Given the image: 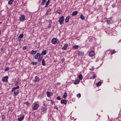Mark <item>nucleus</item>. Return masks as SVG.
I'll list each match as a JSON object with an SVG mask.
<instances>
[{"mask_svg": "<svg viewBox=\"0 0 121 121\" xmlns=\"http://www.w3.org/2000/svg\"><path fill=\"white\" fill-rule=\"evenodd\" d=\"M64 21V17L63 16L61 17L59 20V22H60V24L61 25L63 23Z\"/></svg>", "mask_w": 121, "mask_h": 121, "instance_id": "nucleus-1", "label": "nucleus"}, {"mask_svg": "<svg viewBox=\"0 0 121 121\" xmlns=\"http://www.w3.org/2000/svg\"><path fill=\"white\" fill-rule=\"evenodd\" d=\"M20 20L22 22H23L25 19V16L24 15H22L21 16L19 17Z\"/></svg>", "mask_w": 121, "mask_h": 121, "instance_id": "nucleus-2", "label": "nucleus"}, {"mask_svg": "<svg viewBox=\"0 0 121 121\" xmlns=\"http://www.w3.org/2000/svg\"><path fill=\"white\" fill-rule=\"evenodd\" d=\"M13 96H14V98H16V96L18 95L19 94V91L18 90H17L15 91L13 93Z\"/></svg>", "mask_w": 121, "mask_h": 121, "instance_id": "nucleus-3", "label": "nucleus"}, {"mask_svg": "<svg viewBox=\"0 0 121 121\" xmlns=\"http://www.w3.org/2000/svg\"><path fill=\"white\" fill-rule=\"evenodd\" d=\"M89 55L90 56H93L95 55V51L93 50L91 51L89 53Z\"/></svg>", "mask_w": 121, "mask_h": 121, "instance_id": "nucleus-4", "label": "nucleus"}, {"mask_svg": "<svg viewBox=\"0 0 121 121\" xmlns=\"http://www.w3.org/2000/svg\"><path fill=\"white\" fill-rule=\"evenodd\" d=\"M8 77L7 76H4L3 77L2 80L4 82H7V81Z\"/></svg>", "mask_w": 121, "mask_h": 121, "instance_id": "nucleus-5", "label": "nucleus"}, {"mask_svg": "<svg viewBox=\"0 0 121 121\" xmlns=\"http://www.w3.org/2000/svg\"><path fill=\"white\" fill-rule=\"evenodd\" d=\"M57 42V39L56 38H53L51 40V43L53 44H56Z\"/></svg>", "mask_w": 121, "mask_h": 121, "instance_id": "nucleus-6", "label": "nucleus"}, {"mask_svg": "<svg viewBox=\"0 0 121 121\" xmlns=\"http://www.w3.org/2000/svg\"><path fill=\"white\" fill-rule=\"evenodd\" d=\"M39 105L37 104H35L34 106L33 109L34 110H36L38 108Z\"/></svg>", "mask_w": 121, "mask_h": 121, "instance_id": "nucleus-7", "label": "nucleus"}, {"mask_svg": "<svg viewBox=\"0 0 121 121\" xmlns=\"http://www.w3.org/2000/svg\"><path fill=\"white\" fill-rule=\"evenodd\" d=\"M20 117H18V120L19 121H22L24 118V116L23 115L22 116Z\"/></svg>", "mask_w": 121, "mask_h": 121, "instance_id": "nucleus-8", "label": "nucleus"}, {"mask_svg": "<svg viewBox=\"0 0 121 121\" xmlns=\"http://www.w3.org/2000/svg\"><path fill=\"white\" fill-rule=\"evenodd\" d=\"M39 79L37 76H36L35 78V79L34 80V82H36L37 81H39Z\"/></svg>", "mask_w": 121, "mask_h": 121, "instance_id": "nucleus-9", "label": "nucleus"}, {"mask_svg": "<svg viewBox=\"0 0 121 121\" xmlns=\"http://www.w3.org/2000/svg\"><path fill=\"white\" fill-rule=\"evenodd\" d=\"M61 103V104H63L65 105H66L67 104V101L63 99L62 100L60 101Z\"/></svg>", "mask_w": 121, "mask_h": 121, "instance_id": "nucleus-10", "label": "nucleus"}, {"mask_svg": "<svg viewBox=\"0 0 121 121\" xmlns=\"http://www.w3.org/2000/svg\"><path fill=\"white\" fill-rule=\"evenodd\" d=\"M19 88V87L18 86H17L16 87L13 88L12 90V91L13 92L16 89H18Z\"/></svg>", "mask_w": 121, "mask_h": 121, "instance_id": "nucleus-11", "label": "nucleus"}, {"mask_svg": "<svg viewBox=\"0 0 121 121\" xmlns=\"http://www.w3.org/2000/svg\"><path fill=\"white\" fill-rule=\"evenodd\" d=\"M40 55V53H38L36 54L35 56L34 57V58L35 59H37L38 58L39 56V55Z\"/></svg>", "mask_w": 121, "mask_h": 121, "instance_id": "nucleus-12", "label": "nucleus"}, {"mask_svg": "<svg viewBox=\"0 0 121 121\" xmlns=\"http://www.w3.org/2000/svg\"><path fill=\"white\" fill-rule=\"evenodd\" d=\"M71 17L70 16H68L65 19V21L66 22H69V19Z\"/></svg>", "mask_w": 121, "mask_h": 121, "instance_id": "nucleus-13", "label": "nucleus"}, {"mask_svg": "<svg viewBox=\"0 0 121 121\" xmlns=\"http://www.w3.org/2000/svg\"><path fill=\"white\" fill-rule=\"evenodd\" d=\"M47 108L45 107H43L41 109L42 112H46L47 111Z\"/></svg>", "mask_w": 121, "mask_h": 121, "instance_id": "nucleus-14", "label": "nucleus"}, {"mask_svg": "<svg viewBox=\"0 0 121 121\" xmlns=\"http://www.w3.org/2000/svg\"><path fill=\"white\" fill-rule=\"evenodd\" d=\"M68 47V45L67 44L64 45V46L62 47V49L63 50H66L67 49Z\"/></svg>", "mask_w": 121, "mask_h": 121, "instance_id": "nucleus-15", "label": "nucleus"}, {"mask_svg": "<svg viewBox=\"0 0 121 121\" xmlns=\"http://www.w3.org/2000/svg\"><path fill=\"white\" fill-rule=\"evenodd\" d=\"M79 80L78 79H77L74 82V84H77L79 83Z\"/></svg>", "mask_w": 121, "mask_h": 121, "instance_id": "nucleus-16", "label": "nucleus"}, {"mask_svg": "<svg viewBox=\"0 0 121 121\" xmlns=\"http://www.w3.org/2000/svg\"><path fill=\"white\" fill-rule=\"evenodd\" d=\"M78 13V11H76L72 13V15L73 16H75Z\"/></svg>", "mask_w": 121, "mask_h": 121, "instance_id": "nucleus-17", "label": "nucleus"}, {"mask_svg": "<svg viewBox=\"0 0 121 121\" xmlns=\"http://www.w3.org/2000/svg\"><path fill=\"white\" fill-rule=\"evenodd\" d=\"M37 52V50H35L34 51L33 50H32L30 52V54H34L36 53Z\"/></svg>", "mask_w": 121, "mask_h": 121, "instance_id": "nucleus-18", "label": "nucleus"}, {"mask_svg": "<svg viewBox=\"0 0 121 121\" xmlns=\"http://www.w3.org/2000/svg\"><path fill=\"white\" fill-rule=\"evenodd\" d=\"M43 55H45L46 54V50H43L41 53Z\"/></svg>", "mask_w": 121, "mask_h": 121, "instance_id": "nucleus-19", "label": "nucleus"}, {"mask_svg": "<svg viewBox=\"0 0 121 121\" xmlns=\"http://www.w3.org/2000/svg\"><path fill=\"white\" fill-rule=\"evenodd\" d=\"M42 64L43 66L45 65V61L44 59H43L42 60Z\"/></svg>", "mask_w": 121, "mask_h": 121, "instance_id": "nucleus-20", "label": "nucleus"}, {"mask_svg": "<svg viewBox=\"0 0 121 121\" xmlns=\"http://www.w3.org/2000/svg\"><path fill=\"white\" fill-rule=\"evenodd\" d=\"M14 0H9L8 2V4H11L12 3Z\"/></svg>", "mask_w": 121, "mask_h": 121, "instance_id": "nucleus-21", "label": "nucleus"}, {"mask_svg": "<svg viewBox=\"0 0 121 121\" xmlns=\"http://www.w3.org/2000/svg\"><path fill=\"white\" fill-rule=\"evenodd\" d=\"M78 78L80 80H82L83 78L82 75L81 74H80L78 76Z\"/></svg>", "mask_w": 121, "mask_h": 121, "instance_id": "nucleus-22", "label": "nucleus"}, {"mask_svg": "<svg viewBox=\"0 0 121 121\" xmlns=\"http://www.w3.org/2000/svg\"><path fill=\"white\" fill-rule=\"evenodd\" d=\"M101 82L99 81L96 84V85L97 86H99L101 85Z\"/></svg>", "mask_w": 121, "mask_h": 121, "instance_id": "nucleus-23", "label": "nucleus"}, {"mask_svg": "<svg viewBox=\"0 0 121 121\" xmlns=\"http://www.w3.org/2000/svg\"><path fill=\"white\" fill-rule=\"evenodd\" d=\"M67 95L66 92L64 93V95L63 96V97L64 99H65L67 96Z\"/></svg>", "mask_w": 121, "mask_h": 121, "instance_id": "nucleus-24", "label": "nucleus"}, {"mask_svg": "<svg viewBox=\"0 0 121 121\" xmlns=\"http://www.w3.org/2000/svg\"><path fill=\"white\" fill-rule=\"evenodd\" d=\"M46 94L48 97H50V92H46Z\"/></svg>", "mask_w": 121, "mask_h": 121, "instance_id": "nucleus-25", "label": "nucleus"}, {"mask_svg": "<svg viewBox=\"0 0 121 121\" xmlns=\"http://www.w3.org/2000/svg\"><path fill=\"white\" fill-rule=\"evenodd\" d=\"M56 12L57 13H58L59 14H60L61 13L62 10L60 9H58L57 10Z\"/></svg>", "mask_w": 121, "mask_h": 121, "instance_id": "nucleus-26", "label": "nucleus"}, {"mask_svg": "<svg viewBox=\"0 0 121 121\" xmlns=\"http://www.w3.org/2000/svg\"><path fill=\"white\" fill-rule=\"evenodd\" d=\"M5 118V116L3 114L2 116V120H4Z\"/></svg>", "mask_w": 121, "mask_h": 121, "instance_id": "nucleus-27", "label": "nucleus"}, {"mask_svg": "<svg viewBox=\"0 0 121 121\" xmlns=\"http://www.w3.org/2000/svg\"><path fill=\"white\" fill-rule=\"evenodd\" d=\"M49 0H48L46 4L45 5V7H46L49 4Z\"/></svg>", "mask_w": 121, "mask_h": 121, "instance_id": "nucleus-28", "label": "nucleus"}, {"mask_svg": "<svg viewBox=\"0 0 121 121\" xmlns=\"http://www.w3.org/2000/svg\"><path fill=\"white\" fill-rule=\"evenodd\" d=\"M23 34H22L19 35L18 37L22 39L23 38Z\"/></svg>", "mask_w": 121, "mask_h": 121, "instance_id": "nucleus-29", "label": "nucleus"}, {"mask_svg": "<svg viewBox=\"0 0 121 121\" xmlns=\"http://www.w3.org/2000/svg\"><path fill=\"white\" fill-rule=\"evenodd\" d=\"M80 18L82 20H84L85 19L84 17L82 15H81Z\"/></svg>", "mask_w": 121, "mask_h": 121, "instance_id": "nucleus-30", "label": "nucleus"}, {"mask_svg": "<svg viewBox=\"0 0 121 121\" xmlns=\"http://www.w3.org/2000/svg\"><path fill=\"white\" fill-rule=\"evenodd\" d=\"M96 76L95 74H94V75L93 76V77H91L90 78L91 79H94L95 78Z\"/></svg>", "mask_w": 121, "mask_h": 121, "instance_id": "nucleus-31", "label": "nucleus"}, {"mask_svg": "<svg viewBox=\"0 0 121 121\" xmlns=\"http://www.w3.org/2000/svg\"><path fill=\"white\" fill-rule=\"evenodd\" d=\"M78 48V46L76 45H75L73 46V48L74 49L77 48Z\"/></svg>", "mask_w": 121, "mask_h": 121, "instance_id": "nucleus-32", "label": "nucleus"}, {"mask_svg": "<svg viewBox=\"0 0 121 121\" xmlns=\"http://www.w3.org/2000/svg\"><path fill=\"white\" fill-rule=\"evenodd\" d=\"M37 63V62H32L31 63V64L33 65H35Z\"/></svg>", "mask_w": 121, "mask_h": 121, "instance_id": "nucleus-33", "label": "nucleus"}, {"mask_svg": "<svg viewBox=\"0 0 121 121\" xmlns=\"http://www.w3.org/2000/svg\"><path fill=\"white\" fill-rule=\"evenodd\" d=\"M43 58L42 57H41L40 58H39L38 59V61L39 62H40L42 59Z\"/></svg>", "mask_w": 121, "mask_h": 121, "instance_id": "nucleus-34", "label": "nucleus"}, {"mask_svg": "<svg viewBox=\"0 0 121 121\" xmlns=\"http://www.w3.org/2000/svg\"><path fill=\"white\" fill-rule=\"evenodd\" d=\"M39 58H40L41 57L43 58V55H42L41 53H40V55H39Z\"/></svg>", "mask_w": 121, "mask_h": 121, "instance_id": "nucleus-35", "label": "nucleus"}, {"mask_svg": "<svg viewBox=\"0 0 121 121\" xmlns=\"http://www.w3.org/2000/svg\"><path fill=\"white\" fill-rule=\"evenodd\" d=\"M9 69V67H7L5 68V71H8Z\"/></svg>", "mask_w": 121, "mask_h": 121, "instance_id": "nucleus-36", "label": "nucleus"}, {"mask_svg": "<svg viewBox=\"0 0 121 121\" xmlns=\"http://www.w3.org/2000/svg\"><path fill=\"white\" fill-rule=\"evenodd\" d=\"M107 22L109 24H111V22H110V20H107Z\"/></svg>", "mask_w": 121, "mask_h": 121, "instance_id": "nucleus-37", "label": "nucleus"}, {"mask_svg": "<svg viewBox=\"0 0 121 121\" xmlns=\"http://www.w3.org/2000/svg\"><path fill=\"white\" fill-rule=\"evenodd\" d=\"M77 96L79 98L81 97V94L79 93L77 95Z\"/></svg>", "mask_w": 121, "mask_h": 121, "instance_id": "nucleus-38", "label": "nucleus"}, {"mask_svg": "<svg viewBox=\"0 0 121 121\" xmlns=\"http://www.w3.org/2000/svg\"><path fill=\"white\" fill-rule=\"evenodd\" d=\"M48 14H50V13H49V12H48L47 11L46 13V15L47 16L48 15Z\"/></svg>", "mask_w": 121, "mask_h": 121, "instance_id": "nucleus-39", "label": "nucleus"}, {"mask_svg": "<svg viewBox=\"0 0 121 121\" xmlns=\"http://www.w3.org/2000/svg\"><path fill=\"white\" fill-rule=\"evenodd\" d=\"M51 9L50 8H48V9L47 11L48 12H50L51 11Z\"/></svg>", "mask_w": 121, "mask_h": 121, "instance_id": "nucleus-40", "label": "nucleus"}, {"mask_svg": "<svg viewBox=\"0 0 121 121\" xmlns=\"http://www.w3.org/2000/svg\"><path fill=\"white\" fill-rule=\"evenodd\" d=\"M45 1H43V2L41 3V4L42 5H43L44 4V3H45Z\"/></svg>", "mask_w": 121, "mask_h": 121, "instance_id": "nucleus-41", "label": "nucleus"}, {"mask_svg": "<svg viewBox=\"0 0 121 121\" xmlns=\"http://www.w3.org/2000/svg\"><path fill=\"white\" fill-rule=\"evenodd\" d=\"M26 46H23V49L24 50H26Z\"/></svg>", "mask_w": 121, "mask_h": 121, "instance_id": "nucleus-42", "label": "nucleus"}, {"mask_svg": "<svg viewBox=\"0 0 121 121\" xmlns=\"http://www.w3.org/2000/svg\"><path fill=\"white\" fill-rule=\"evenodd\" d=\"M56 99L58 100H60L61 99V98L60 96H58L56 98Z\"/></svg>", "mask_w": 121, "mask_h": 121, "instance_id": "nucleus-43", "label": "nucleus"}, {"mask_svg": "<svg viewBox=\"0 0 121 121\" xmlns=\"http://www.w3.org/2000/svg\"><path fill=\"white\" fill-rule=\"evenodd\" d=\"M21 40V38H20L19 37H18V38L17 39V41L19 42H20Z\"/></svg>", "mask_w": 121, "mask_h": 121, "instance_id": "nucleus-44", "label": "nucleus"}, {"mask_svg": "<svg viewBox=\"0 0 121 121\" xmlns=\"http://www.w3.org/2000/svg\"><path fill=\"white\" fill-rule=\"evenodd\" d=\"M25 104H26V105H28L29 104V103L28 102H25Z\"/></svg>", "mask_w": 121, "mask_h": 121, "instance_id": "nucleus-45", "label": "nucleus"}, {"mask_svg": "<svg viewBox=\"0 0 121 121\" xmlns=\"http://www.w3.org/2000/svg\"><path fill=\"white\" fill-rule=\"evenodd\" d=\"M115 52H116L115 51H113V52H111V55H112Z\"/></svg>", "mask_w": 121, "mask_h": 121, "instance_id": "nucleus-46", "label": "nucleus"}, {"mask_svg": "<svg viewBox=\"0 0 121 121\" xmlns=\"http://www.w3.org/2000/svg\"><path fill=\"white\" fill-rule=\"evenodd\" d=\"M51 24H49V25H48V28H49V27H51Z\"/></svg>", "mask_w": 121, "mask_h": 121, "instance_id": "nucleus-47", "label": "nucleus"}, {"mask_svg": "<svg viewBox=\"0 0 121 121\" xmlns=\"http://www.w3.org/2000/svg\"><path fill=\"white\" fill-rule=\"evenodd\" d=\"M48 22L49 24H51V23H52V22H51V20H50Z\"/></svg>", "mask_w": 121, "mask_h": 121, "instance_id": "nucleus-48", "label": "nucleus"}, {"mask_svg": "<svg viewBox=\"0 0 121 121\" xmlns=\"http://www.w3.org/2000/svg\"><path fill=\"white\" fill-rule=\"evenodd\" d=\"M115 6V4H113L112 5V6L113 7H114Z\"/></svg>", "mask_w": 121, "mask_h": 121, "instance_id": "nucleus-49", "label": "nucleus"}, {"mask_svg": "<svg viewBox=\"0 0 121 121\" xmlns=\"http://www.w3.org/2000/svg\"><path fill=\"white\" fill-rule=\"evenodd\" d=\"M43 105L46 107L47 106V105L46 104H44Z\"/></svg>", "mask_w": 121, "mask_h": 121, "instance_id": "nucleus-50", "label": "nucleus"}, {"mask_svg": "<svg viewBox=\"0 0 121 121\" xmlns=\"http://www.w3.org/2000/svg\"><path fill=\"white\" fill-rule=\"evenodd\" d=\"M62 62H63L65 60V59H64V58H63V59H62Z\"/></svg>", "mask_w": 121, "mask_h": 121, "instance_id": "nucleus-51", "label": "nucleus"}, {"mask_svg": "<svg viewBox=\"0 0 121 121\" xmlns=\"http://www.w3.org/2000/svg\"><path fill=\"white\" fill-rule=\"evenodd\" d=\"M43 1H45L46 0H41Z\"/></svg>", "mask_w": 121, "mask_h": 121, "instance_id": "nucleus-52", "label": "nucleus"}, {"mask_svg": "<svg viewBox=\"0 0 121 121\" xmlns=\"http://www.w3.org/2000/svg\"><path fill=\"white\" fill-rule=\"evenodd\" d=\"M1 23H2V22H0V24H1Z\"/></svg>", "mask_w": 121, "mask_h": 121, "instance_id": "nucleus-53", "label": "nucleus"}, {"mask_svg": "<svg viewBox=\"0 0 121 121\" xmlns=\"http://www.w3.org/2000/svg\"><path fill=\"white\" fill-rule=\"evenodd\" d=\"M56 107V106H55V107Z\"/></svg>", "mask_w": 121, "mask_h": 121, "instance_id": "nucleus-54", "label": "nucleus"}, {"mask_svg": "<svg viewBox=\"0 0 121 121\" xmlns=\"http://www.w3.org/2000/svg\"><path fill=\"white\" fill-rule=\"evenodd\" d=\"M56 109H58V108H56Z\"/></svg>", "mask_w": 121, "mask_h": 121, "instance_id": "nucleus-55", "label": "nucleus"}, {"mask_svg": "<svg viewBox=\"0 0 121 121\" xmlns=\"http://www.w3.org/2000/svg\"><path fill=\"white\" fill-rule=\"evenodd\" d=\"M96 121H97V120H96Z\"/></svg>", "mask_w": 121, "mask_h": 121, "instance_id": "nucleus-56", "label": "nucleus"}, {"mask_svg": "<svg viewBox=\"0 0 121 121\" xmlns=\"http://www.w3.org/2000/svg\"><path fill=\"white\" fill-rule=\"evenodd\" d=\"M52 104L53 103V102H52Z\"/></svg>", "mask_w": 121, "mask_h": 121, "instance_id": "nucleus-57", "label": "nucleus"}]
</instances>
